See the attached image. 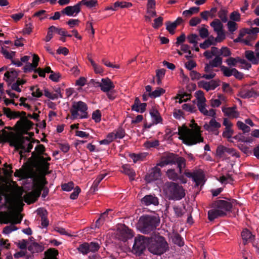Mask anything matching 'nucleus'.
I'll return each mask as SVG.
<instances>
[{"instance_id": "obj_25", "label": "nucleus", "mask_w": 259, "mask_h": 259, "mask_svg": "<svg viewBox=\"0 0 259 259\" xmlns=\"http://www.w3.org/2000/svg\"><path fill=\"white\" fill-rule=\"evenodd\" d=\"M205 101L206 99L204 96L198 97L197 98V107L200 112L203 114L204 115L205 114V113H207V110L205 108Z\"/></svg>"}, {"instance_id": "obj_32", "label": "nucleus", "mask_w": 259, "mask_h": 259, "mask_svg": "<svg viewBox=\"0 0 259 259\" xmlns=\"http://www.w3.org/2000/svg\"><path fill=\"white\" fill-rule=\"evenodd\" d=\"M171 239L172 242L181 247L183 246L184 245V241L182 237L181 236V235L178 233H175L173 235V236L171 237Z\"/></svg>"}, {"instance_id": "obj_40", "label": "nucleus", "mask_w": 259, "mask_h": 259, "mask_svg": "<svg viewBox=\"0 0 259 259\" xmlns=\"http://www.w3.org/2000/svg\"><path fill=\"white\" fill-rule=\"evenodd\" d=\"M132 4L130 2H126L124 1H117L114 4L115 8L120 7L121 8H130L132 6Z\"/></svg>"}, {"instance_id": "obj_33", "label": "nucleus", "mask_w": 259, "mask_h": 259, "mask_svg": "<svg viewBox=\"0 0 259 259\" xmlns=\"http://www.w3.org/2000/svg\"><path fill=\"white\" fill-rule=\"evenodd\" d=\"M45 253L46 259H57L56 256L58 255V251L55 248H50Z\"/></svg>"}, {"instance_id": "obj_50", "label": "nucleus", "mask_w": 259, "mask_h": 259, "mask_svg": "<svg viewBox=\"0 0 259 259\" xmlns=\"http://www.w3.org/2000/svg\"><path fill=\"white\" fill-rule=\"evenodd\" d=\"M197 39H198V35L196 34L192 33L187 36V39L188 42L190 44L194 45L195 46H197Z\"/></svg>"}, {"instance_id": "obj_14", "label": "nucleus", "mask_w": 259, "mask_h": 259, "mask_svg": "<svg viewBox=\"0 0 259 259\" xmlns=\"http://www.w3.org/2000/svg\"><path fill=\"white\" fill-rule=\"evenodd\" d=\"M177 155L174 153H167L162 156L160 161L157 164V166L164 167L167 165H173L176 164Z\"/></svg>"}, {"instance_id": "obj_27", "label": "nucleus", "mask_w": 259, "mask_h": 259, "mask_svg": "<svg viewBox=\"0 0 259 259\" xmlns=\"http://www.w3.org/2000/svg\"><path fill=\"white\" fill-rule=\"evenodd\" d=\"M241 236L244 244H245L247 241H251L254 239V236L246 229H244L242 231Z\"/></svg>"}, {"instance_id": "obj_48", "label": "nucleus", "mask_w": 259, "mask_h": 259, "mask_svg": "<svg viewBox=\"0 0 259 259\" xmlns=\"http://www.w3.org/2000/svg\"><path fill=\"white\" fill-rule=\"evenodd\" d=\"M18 229V228L14 226L13 224H11L10 226H6L3 231V233L5 234H9L12 232L16 231Z\"/></svg>"}, {"instance_id": "obj_49", "label": "nucleus", "mask_w": 259, "mask_h": 259, "mask_svg": "<svg viewBox=\"0 0 259 259\" xmlns=\"http://www.w3.org/2000/svg\"><path fill=\"white\" fill-rule=\"evenodd\" d=\"M146 147L148 148H155L159 145V142L158 140H155L154 141H147L145 144Z\"/></svg>"}, {"instance_id": "obj_61", "label": "nucleus", "mask_w": 259, "mask_h": 259, "mask_svg": "<svg viewBox=\"0 0 259 259\" xmlns=\"http://www.w3.org/2000/svg\"><path fill=\"white\" fill-rule=\"evenodd\" d=\"M51 29H52L53 32L57 33L59 35H60L62 36H63L65 34V32L66 31V30L65 29L62 28L56 27L54 26H51Z\"/></svg>"}, {"instance_id": "obj_39", "label": "nucleus", "mask_w": 259, "mask_h": 259, "mask_svg": "<svg viewBox=\"0 0 259 259\" xmlns=\"http://www.w3.org/2000/svg\"><path fill=\"white\" fill-rule=\"evenodd\" d=\"M234 68H229L224 65L221 66V70L223 72L224 76L226 77H230L233 75Z\"/></svg>"}, {"instance_id": "obj_23", "label": "nucleus", "mask_w": 259, "mask_h": 259, "mask_svg": "<svg viewBox=\"0 0 259 259\" xmlns=\"http://www.w3.org/2000/svg\"><path fill=\"white\" fill-rule=\"evenodd\" d=\"M27 249L30 251L31 253L34 254L35 253H39L43 251L44 247L41 244L33 242L28 245Z\"/></svg>"}, {"instance_id": "obj_63", "label": "nucleus", "mask_w": 259, "mask_h": 259, "mask_svg": "<svg viewBox=\"0 0 259 259\" xmlns=\"http://www.w3.org/2000/svg\"><path fill=\"white\" fill-rule=\"evenodd\" d=\"M245 31H246L245 33H247V34L255 35L256 36L257 33L259 32V28H245Z\"/></svg>"}, {"instance_id": "obj_12", "label": "nucleus", "mask_w": 259, "mask_h": 259, "mask_svg": "<svg viewBox=\"0 0 259 259\" xmlns=\"http://www.w3.org/2000/svg\"><path fill=\"white\" fill-rule=\"evenodd\" d=\"M20 119L17 121L15 127L17 128L18 127H21V128L25 131V132H27V131L30 130L32 128V127L34 125V123L28 119L26 115V113L24 111L20 112Z\"/></svg>"}, {"instance_id": "obj_11", "label": "nucleus", "mask_w": 259, "mask_h": 259, "mask_svg": "<svg viewBox=\"0 0 259 259\" xmlns=\"http://www.w3.org/2000/svg\"><path fill=\"white\" fill-rule=\"evenodd\" d=\"M101 244L100 241H92L90 243L85 242L79 246L78 250L83 254H87L90 252H96L100 248Z\"/></svg>"}, {"instance_id": "obj_21", "label": "nucleus", "mask_w": 259, "mask_h": 259, "mask_svg": "<svg viewBox=\"0 0 259 259\" xmlns=\"http://www.w3.org/2000/svg\"><path fill=\"white\" fill-rule=\"evenodd\" d=\"M221 127L220 123L217 122L215 118H212L209 122V123H205L204 125V128L209 132H214Z\"/></svg>"}, {"instance_id": "obj_60", "label": "nucleus", "mask_w": 259, "mask_h": 259, "mask_svg": "<svg viewBox=\"0 0 259 259\" xmlns=\"http://www.w3.org/2000/svg\"><path fill=\"white\" fill-rule=\"evenodd\" d=\"M182 108L183 110L190 112H195L196 111L195 106L189 104H184L182 105Z\"/></svg>"}, {"instance_id": "obj_58", "label": "nucleus", "mask_w": 259, "mask_h": 259, "mask_svg": "<svg viewBox=\"0 0 259 259\" xmlns=\"http://www.w3.org/2000/svg\"><path fill=\"white\" fill-rule=\"evenodd\" d=\"M225 148L226 147L223 145H219L218 146L216 150L217 156L220 157L224 156L226 153Z\"/></svg>"}, {"instance_id": "obj_46", "label": "nucleus", "mask_w": 259, "mask_h": 259, "mask_svg": "<svg viewBox=\"0 0 259 259\" xmlns=\"http://www.w3.org/2000/svg\"><path fill=\"white\" fill-rule=\"evenodd\" d=\"M227 14V11L224 9H221L218 12L219 17L221 19V21L224 23H226L228 21Z\"/></svg>"}, {"instance_id": "obj_20", "label": "nucleus", "mask_w": 259, "mask_h": 259, "mask_svg": "<svg viewBox=\"0 0 259 259\" xmlns=\"http://www.w3.org/2000/svg\"><path fill=\"white\" fill-rule=\"evenodd\" d=\"M141 202L143 204L148 206L154 205L157 206L159 204L158 198L154 195H146L141 199Z\"/></svg>"}, {"instance_id": "obj_55", "label": "nucleus", "mask_w": 259, "mask_h": 259, "mask_svg": "<svg viewBox=\"0 0 259 259\" xmlns=\"http://www.w3.org/2000/svg\"><path fill=\"white\" fill-rule=\"evenodd\" d=\"M237 23L234 21H228V22L227 23L228 30L230 32L233 33L237 29Z\"/></svg>"}, {"instance_id": "obj_42", "label": "nucleus", "mask_w": 259, "mask_h": 259, "mask_svg": "<svg viewBox=\"0 0 259 259\" xmlns=\"http://www.w3.org/2000/svg\"><path fill=\"white\" fill-rule=\"evenodd\" d=\"M34 151L37 155H44L45 156H47L48 154L45 153L46 148L45 146L42 144H38L35 148Z\"/></svg>"}, {"instance_id": "obj_15", "label": "nucleus", "mask_w": 259, "mask_h": 259, "mask_svg": "<svg viewBox=\"0 0 259 259\" xmlns=\"http://www.w3.org/2000/svg\"><path fill=\"white\" fill-rule=\"evenodd\" d=\"M81 11V7L79 2L75 5L67 6L61 10L62 15L67 16H76Z\"/></svg>"}, {"instance_id": "obj_31", "label": "nucleus", "mask_w": 259, "mask_h": 259, "mask_svg": "<svg viewBox=\"0 0 259 259\" xmlns=\"http://www.w3.org/2000/svg\"><path fill=\"white\" fill-rule=\"evenodd\" d=\"M123 172L129 176L131 180H134L136 173L135 170L131 168L128 165H124L122 167Z\"/></svg>"}, {"instance_id": "obj_62", "label": "nucleus", "mask_w": 259, "mask_h": 259, "mask_svg": "<svg viewBox=\"0 0 259 259\" xmlns=\"http://www.w3.org/2000/svg\"><path fill=\"white\" fill-rule=\"evenodd\" d=\"M16 244L20 249L26 250L28 244V241L26 239H22L17 243Z\"/></svg>"}, {"instance_id": "obj_38", "label": "nucleus", "mask_w": 259, "mask_h": 259, "mask_svg": "<svg viewBox=\"0 0 259 259\" xmlns=\"http://www.w3.org/2000/svg\"><path fill=\"white\" fill-rule=\"evenodd\" d=\"M199 11V7H193L190 8L188 10H185L183 12V15L185 17H188L194 14L197 13Z\"/></svg>"}, {"instance_id": "obj_4", "label": "nucleus", "mask_w": 259, "mask_h": 259, "mask_svg": "<svg viewBox=\"0 0 259 259\" xmlns=\"http://www.w3.org/2000/svg\"><path fill=\"white\" fill-rule=\"evenodd\" d=\"M159 223L158 217L151 215H143L139 219V229L143 234H149L155 230Z\"/></svg>"}, {"instance_id": "obj_2", "label": "nucleus", "mask_w": 259, "mask_h": 259, "mask_svg": "<svg viewBox=\"0 0 259 259\" xmlns=\"http://www.w3.org/2000/svg\"><path fill=\"white\" fill-rule=\"evenodd\" d=\"M212 207L213 209L208 211V219L210 221L226 216L228 212L231 211L232 204L226 200H218L212 203Z\"/></svg>"}, {"instance_id": "obj_24", "label": "nucleus", "mask_w": 259, "mask_h": 259, "mask_svg": "<svg viewBox=\"0 0 259 259\" xmlns=\"http://www.w3.org/2000/svg\"><path fill=\"white\" fill-rule=\"evenodd\" d=\"M4 114L10 119H15L20 117L19 111H12L10 108L3 107Z\"/></svg>"}, {"instance_id": "obj_37", "label": "nucleus", "mask_w": 259, "mask_h": 259, "mask_svg": "<svg viewBox=\"0 0 259 259\" xmlns=\"http://www.w3.org/2000/svg\"><path fill=\"white\" fill-rule=\"evenodd\" d=\"M150 114L155 123L157 124L162 121V119L157 110L153 109L150 111Z\"/></svg>"}, {"instance_id": "obj_52", "label": "nucleus", "mask_w": 259, "mask_h": 259, "mask_svg": "<svg viewBox=\"0 0 259 259\" xmlns=\"http://www.w3.org/2000/svg\"><path fill=\"white\" fill-rule=\"evenodd\" d=\"M173 209L175 212V215L177 218L182 217L184 213V212L183 211L182 208L179 206L174 205L173 206Z\"/></svg>"}, {"instance_id": "obj_16", "label": "nucleus", "mask_w": 259, "mask_h": 259, "mask_svg": "<svg viewBox=\"0 0 259 259\" xmlns=\"http://www.w3.org/2000/svg\"><path fill=\"white\" fill-rule=\"evenodd\" d=\"M15 177L24 179L33 178L35 176V173L32 168L28 166L23 169L17 170L14 173Z\"/></svg>"}, {"instance_id": "obj_8", "label": "nucleus", "mask_w": 259, "mask_h": 259, "mask_svg": "<svg viewBox=\"0 0 259 259\" xmlns=\"http://www.w3.org/2000/svg\"><path fill=\"white\" fill-rule=\"evenodd\" d=\"M0 217L2 221L0 220L1 224H8L10 223L13 224L21 223L22 220V216L18 212H15L13 210L9 212H1Z\"/></svg>"}, {"instance_id": "obj_59", "label": "nucleus", "mask_w": 259, "mask_h": 259, "mask_svg": "<svg viewBox=\"0 0 259 259\" xmlns=\"http://www.w3.org/2000/svg\"><path fill=\"white\" fill-rule=\"evenodd\" d=\"M230 18L232 21H239L240 20V14L237 11H233L230 15Z\"/></svg>"}, {"instance_id": "obj_13", "label": "nucleus", "mask_w": 259, "mask_h": 259, "mask_svg": "<svg viewBox=\"0 0 259 259\" xmlns=\"http://www.w3.org/2000/svg\"><path fill=\"white\" fill-rule=\"evenodd\" d=\"M11 145L14 146L17 150H21L19 152L21 157H22L25 153H29L33 147L32 142L30 141L26 144L24 140L17 141L14 144H11Z\"/></svg>"}, {"instance_id": "obj_64", "label": "nucleus", "mask_w": 259, "mask_h": 259, "mask_svg": "<svg viewBox=\"0 0 259 259\" xmlns=\"http://www.w3.org/2000/svg\"><path fill=\"white\" fill-rule=\"evenodd\" d=\"M80 188L78 186H76L74 189L73 192L70 194V198L73 200L76 199L80 192Z\"/></svg>"}, {"instance_id": "obj_29", "label": "nucleus", "mask_w": 259, "mask_h": 259, "mask_svg": "<svg viewBox=\"0 0 259 259\" xmlns=\"http://www.w3.org/2000/svg\"><path fill=\"white\" fill-rule=\"evenodd\" d=\"M245 56L246 58L250 61L253 64L257 65L258 64V60L256 58L254 53L252 51H246L245 52Z\"/></svg>"}, {"instance_id": "obj_34", "label": "nucleus", "mask_w": 259, "mask_h": 259, "mask_svg": "<svg viewBox=\"0 0 259 259\" xmlns=\"http://www.w3.org/2000/svg\"><path fill=\"white\" fill-rule=\"evenodd\" d=\"M80 6L84 5L89 8L96 7L98 5L97 0H81L79 2Z\"/></svg>"}, {"instance_id": "obj_1", "label": "nucleus", "mask_w": 259, "mask_h": 259, "mask_svg": "<svg viewBox=\"0 0 259 259\" xmlns=\"http://www.w3.org/2000/svg\"><path fill=\"white\" fill-rule=\"evenodd\" d=\"M172 136L178 134L180 136L179 139L183 143L188 146H192L197 143L203 142L204 139L201 134L194 130L189 128L185 125L178 126V132H172Z\"/></svg>"}, {"instance_id": "obj_45", "label": "nucleus", "mask_w": 259, "mask_h": 259, "mask_svg": "<svg viewBox=\"0 0 259 259\" xmlns=\"http://www.w3.org/2000/svg\"><path fill=\"white\" fill-rule=\"evenodd\" d=\"M234 131L231 127H225L224 131L223 133L222 136L224 138H226L228 139H230L233 135Z\"/></svg>"}, {"instance_id": "obj_6", "label": "nucleus", "mask_w": 259, "mask_h": 259, "mask_svg": "<svg viewBox=\"0 0 259 259\" xmlns=\"http://www.w3.org/2000/svg\"><path fill=\"white\" fill-rule=\"evenodd\" d=\"M33 160V167L44 176L47 175L50 168V163L44 160V157L42 155H37L35 152L31 153V156L29 161Z\"/></svg>"}, {"instance_id": "obj_41", "label": "nucleus", "mask_w": 259, "mask_h": 259, "mask_svg": "<svg viewBox=\"0 0 259 259\" xmlns=\"http://www.w3.org/2000/svg\"><path fill=\"white\" fill-rule=\"evenodd\" d=\"M209 63L211 67H221V66H222V58L220 56H217Z\"/></svg>"}, {"instance_id": "obj_35", "label": "nucleus", "mask_w": 259, "mask_h": 259, "mask_svg": "<svg viewBox=\"0 0 259 259\" xmlns=\"http://www.w3.org/2000/svg\"><path fill=\"white\" fill-rule=\"evenodd\" d=\"M165 90L162 88H158L155 91L148 93V96L151 98H156L161 96L162 95L164 94Z\"/></svg>"}, {"instance_id": "obj_54", "label": "nucleus", "mask_w": 259, "mask_h": 259, "mask_svg": "<svg viewBox=\"0 0 259 259\" xmlns=\"http://www.w3.org/2000/svg\"><path fill=\"white\" fill-rule=\"evenodd\" d=\"M62 189L65 191H70L74 188V183L72 182L68 183H65L62 185Z\"/></svg>"}, {"instance_id": "obj_26", "label": "nucleus", "mask_w": 259, "mask_h": 259, "mask_svg": "<svg viewBox=\"0 0 259 259\" xmlns=\"http://www.w3.org/2000/svg\"><path fill=\"white\" fill-rule=\"evenodd\" d=\"M18 76V73L15 70L11 71H7L4 74V77H6V81L9 82V83H11L14 81Z\"/></svg>"}, {"instance_id": "obj_53", "label": "nucleus", "mask_w": 259, "mask_h": 259, "mask_svg": "<svg viewBox=\"0 0 259 259\" xmlns=\"http://www.w3.org/2000/svg\"><path fill=\"white\" fill-rule=\"evenodd\" d=\"M92 119L96 122H99L101 120V113L99 110H96L92 114Z\"/></svg>"}, {"instance_id": "obj_9", "label": "nucleus", "mask_w": 259, "mask_h": 259, "mask_svg": "<svg viewBox=\"0 0 259 259\" xmlns=\"http://www.w3.org/2000/svg\"><path fill=\"white\" fill-rule=\"evenodd\" d=\"M150 237L139 235L135 237L133 246V251L138 255L143 253L146 246L149 244Z\"/></svg>"}, {"instance_id": "obj_51", "label": "nucleus", "mask_w": 259, "mask_h": 259, "mask_svg": "<svg viewBox=\"0 0 259 259\" xmlns=\"http://www.w3.org/2000/svg\"><path fill=\"white\" fill-rule=\"evenodd\" d=\"M163 19L162 17H159L154 20V23L152 26L155 29H158L163 24Z\"/></svg>"}, {"instance_id": "obj_36", "label": "nucleus", "mask_w": 259, "mask_h": 259, "mask_svg": "<svg viewBox=\"0 0 259 259\" xmlns=\"http://www.w3.org/2000/svg\"><path fill=\"white\" fill-rule=\"evenodd\" d=\"M176 164H177L178 167L179 169L180 173L182 172V168L185 167L186 165V160L182 157L179 156L177 155Z\"/></svg>"}, {"instance_id": "obj_17", "label": "nucleus", "mask_w": 259, "mask_h": 259, "mask_svg": "<svg viewBox=\"0 0 259 259\" xmlns=\"http://www.w3.org/2000/svg\"><path fill=\"white\" fill-rule=\"evenodd\" d=\"M101 81V82H96V83L97 86L100 87L101 91L104 93L110 91L115 88L113 82L108 77L102 78Z\"/></svg>"}, {"instance_id": "obj_56", "label": "nucleus", "mask_w": 259, "mask_h": 259, "mask_svg": "<svg viewBox=\"0 0 259 259\" xmlns=\"http://www.w3.org/2000/svg\"><path fill=\"white\" fill-rule=\"evenodd\" d=\"M231 55L230 50L227 47H223L221 49L220 56L229 57Z\"/></svg>"}, {"instance_id": "obj_19", "label": "nucleus", "mask_w": 259, "mask_h": 259, "mask_svg": "<svg viewBox=\"0 0 259 259\" xmlns=\"http://www.w3.org/2000/svg\"><path fill=\"white\" fill-rule=\"evenodd\" d=\"M160 176L161 170L157 166L152 168L146 175L145 179L148 182H151L158 180Z\"/></svg>"}, {"instance_id": "obj_3", "label": "nucleus", "mask_w": 259, "mask_h": 259, "mask_svg": "<svg viewBox=\"0 0 259 259\" xmlns=\"http://www.w3.org/2000/svg\"><path fill=\"white\" fill-rule=\"evenodd\" d=\"M148 249L153 254L161 255L169 250V246L164 237L155 234L150 237Z\"/></svg>"}, {"instance_id": "obj_47", "label": "nucleus", "mask_w": 259, "mask_h": 259, "mask_svg": "<svg viewBox=\"0 0 259 259\" xmlns=\"http://www.w3.org/2000/svg\"><path fill=\"white\" fill-rule=\"evenodd\" d=\"M237 125L239 129L243 131L244 133H248L250 131V127L241 121H238L237 122Z\"/></svg>"}, {"instance_id": "obj_57", "label": "nucleus", "mask_w": 259, "mask_h": 259, "mask_svg": "<svg viewBox=\"0 0 259 259\" xmlns=\"http://www.w3.org/2000/svg\"><path fill=\"white\" fill-rule=\"evenodd\" d=\"M130 157L133 159L134 163L137 162L140 160H143L144 156L143 154L132 153L130 155Z\"/></svg>"}, {"instance_id": "obj_28", "label": "nucleus", "mask_w": 259, "mask_h": 259, "mask_svg": "<svg viewBox=\"0 0 259 259\" xmlns=\"http://www.w3.org/2000/svg\"><path fill=\"white\" fill-rule=\"evenodd\" d=\"M236 107H223L222 111L225 116H231L234 118H236L238 116V113L235 111Z\"/></svg>"}, {"instance_id": "obj_43", "label": "nucleus", "mask_w": 259, "mask_h": 259, "mask_svg": "<svg viewBox=\"0 0 259 259\" xmlns=\"http://www.w3.org/2000/svg\"><path fill=\"white\" fill-rule=\"evenodd\" d=\"M166 27V30L169 32L171 34H174L175 32V30L177 28V26L176 25V24L174 23L173 22H171L170 21H167L165 23Z\"/></svg>"}, {"instance_id": "obj_22", "label": "nucleus", "mask_w": 259, "mask_h": 259, "mask_svg": "<svg viewBox=\"0 0 259 259\" xmlns=\"http://www.w3.org/2000/svg\"><path fill=\"white\" fill-rule=\"evenodd\" d=\"M133 236L132 230L124 225L119 232L120 239L125 242L128 239L132 238Z\"/></svg>"}, {"instance_id": "obj_10", "label": "nucleus", "mask_w": 259, "mask_h": 259, "mask_svg": "<svg viewBox=\"0 0 259 259\" xmlns=\"http://www.w3.org/2000/svg\"><path fill=\"white\" fill-rule=\"evenodd\" d=\"M43 187L44 186L42 184H34V189L24 195L23 199L24 201L28 204H30L36 202L41 194Z\"/></svg>"}, {"instance_id": "obj_5", "label": "nucleus", "mask_w": 259, "mask_h": 259, "mask_svg": "<svg viewBox=\"0 0 259 259\" xmlns=\"http://www.w3.org/2000/svg\"><path fill=\"white\" fill-rule=\"evenodd\" d=\"M164 192L169 200H180L185 196V190L183 187L172 182L165 183Z\"/></svg>"}, {"instance_id": "obj_30", "label": "nucleus", "mask_w": 259, "mask_h": 259, "mask_svg": "<svg viewBox=\"0 0 259 259\" xmlns=\"http://www.w3.org/2000/svg\"><path fill=\"white\" fill-rule=\"evenodd\" d=\"M210 25L213 28V30L215 32L223 31V25L218 19H215L210 23Z\"/></svg>"}, {"instance_id": "obj_7", "label": "nucleus", "mask_w": 259, "mask_h": 259, "mask_svg": "<svg viewBox=\"0 0 259 259\" xmlns=\"http://www.w3.org/2000/svg\"><path fill=\"white\" fill-rule=\"evenodd\" d=\"M88 106L84 102L81 101L77 102L74 101L72 103V105L70 109L71 119H75L77 118L79 116L78 112H80L81 113L79 117L80 118H88Z\"/></svg>"}, {"instance_id": "obj_18", "label": "nucleus", "mask_w": 259, "mask_h": 259, "mask_svg": "<svg viewBox=\"0 0 259 259\" xmlns=\"http://www.w3.org/2000/svg\"><path fill=\"white\" fill-rule=\"evenodd\" d=\"M237 96L243 99L255 98L259 96V92L252 88L250 90L242 89L239 91Z\"/></svg>"}, {"instance_id": "obj_44", "label": "nucleus", "mask_w": 259, "mask_h": 259, "mask_svg": "<svg viewBox=\"0 0 259 259\" xmlns=\"http://www.w3.org/2000/svg\"><path fill=\"white\" fill-rule=\"evenodd\" d=\"M166 174L169 179L175 181L178 180V175L176 172L175 169H169L167 170Z\"/></svg>"}]
</instances>
